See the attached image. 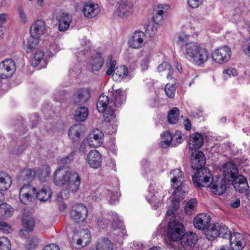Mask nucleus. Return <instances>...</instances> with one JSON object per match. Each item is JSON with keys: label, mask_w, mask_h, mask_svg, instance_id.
Here are the masks:
<instances>
[{"label": "nucleus", "mask_w": 250, "mask_h": 250, "mask_svg": "<svg viewBox=\"0 0 250 250\" xmlns=\"http://www.w3.org/2000/svg\"><path fill=\"white\" fill-rule=\"evenodd\" d=\"M54 184L58 186L66 185L65 189L69 192H75L79 188L81 177L79 174L68 167L62 166L56 170Z\"/></svg>", "instance_id": "f257e3e1"}, {"label": "nucleus", "mask_w": 250, "mask_h": 250, "mask_svg": "<svg viewBox=\"0 0 250 250\" xmlns=\"http://www.w3.org/2000/svg\"><path fill=\"white\" fill-rule=\"evenodd\" d=\"M185 229L183 225L178 221L172 220L168 224L166 243L168 248L177 249V244L184 234Z\"/></svg>", "instance_id": "f03ea898"}, {"label": "nucleus", "mask_w": 250, "mask_h": 250, "mask_svg": "<svg viewBox=\"0 0 250 250\" xmlns=\"http://www.w3.org/2000/svg\"><path fill=\"white\" fill-rule=\"evenodd\" d=\"M97 108L99 112H104L105 115V120L110 122L115 117V111L112 101L109 102L107 96L102 94L98 100Z\"/></svg>", "instance_id": "7ed1b4c3"}, {"label": "nucleus", "mask_w": 250, "mask_h": 250, "mask_svg": "<svg viewBox=\"0 0 250 250\" xmlns=\"http://www.w3.org/2000/svg\"><path fill=\"white\" fill-rule=\"evenodd\" d=\"M196 173L192 176L194 184L197 187H208L210 184V179L212 174L207 167L196 169Z\"/></svg>", "instance_id": "20e7f679"}, {"label": "nucleus", "mask_w": 250, "mask_h": 250, "mask_svg": "<svg viewBox=\"0 0 250 250\" xmlns=\"http://www.w3.org/2000/svg\"><path fill=\"white\" fill-rule=\"evenodd\" d=\"M198 236L192 232L184 233L177 244V250H194Z\"/></svg>", "instance_id": "39448f33"}, {"label": "nucleus", "mask_w": 250, "mask_h": 250, "mask_svg": "<svg viewBox=\"0 0 250 250\" xmlns=\"http://www.w3.org/2000/svg\"><path fill=\"white\" fill-rule=\"evenodd\" d=\"M53 18L58 21L60 31H66L72 21V16L62 10L56 11Z\"/></svg>", "instance_id": "423d86ee"}, {"label": "nucleus", "mask_w": 250, "mask_h": 250, "mask_svg": "<svg viewBox=\"0 0 250 250\" xmlns=\"http://www.w3.org/2000/svg\"><path fill=\"white\" fill-rule=\"evenodd\" d=\"M228 184L227 180L222 177H211L210 184L211 191L216 195H221L225 193Z\"/></svg>", "instance_id": "0eeeda50"}, {"label": "nucleus", "mask_w": 250, "mask_h": 250, "mask_svg": "<svg viewBox=\"0 0 250 250\" xmlns=\"http://www.w3.org/2000/svg\"><path fill=\"white\" fill-rule=\"evenodd\" d=\"M87 209L82 204H77L72 206L70 211L71 219L77 223L83 222L87 217Z\"/></svg>", "instance_id": "6e6552de"}, {"label": "nucleus", "mask_w": 250, "mask_h": 250, "mask_svg": "<svg viewBox=\"0 0 250 250\" xmlns=\"http://www.w3.org/2000/svg\"><path fill=\"white\" fill-rule=\"evenodd\" d=\"M70 241L73 245L76 244L78 248L84 247L91 242L90 232L87 230H84L80 233L76 232L73 234Z\"/></svg>", "instance_id": "1a4fd4ad"}, {"label": "nucleus", "mask_w": 250, "mask_h": 250, "mask_svg": "<svg viewBox=\"0 0 250 250\" xmlns=\"http://www.w3.org/2000/svg\"><path fill=\"white\" fill-rule=\"evenodd\" d=\"M16 69L15 62L11 59H5L0 63V77L2 79L10 78Z\"/></svg>", "instance_id": "9d476101"}, {"label": "nucleus", "mask_w": 250, "mask_h": 250, "mask_svg": "<svg viewBox=\"0 0 250 250\" xmlns=\"http://www.w3.org/2000/svg\"><path fill=\"white\" fill-rule=\"evenodd\" d=\"M36 191L35 187L29 185L23 186L20 190L19 199L21 202L24 205L28 204L32 201Z\"/></svg>", "instance_id": "9b49d317"}, {"label": "nucleus", "mask_w": 250, "mask_h": 250, "mask_svg": "<svg viewBox=\"0 0 250 250\" xmlns=\"http://www.w3.org/2000/svg\"><path fill=\"white\" fill-rule=\"evenodd\" d=\"M90 97V91L87 88L79 89L74 94L73 103L75 105L83 106Z\"/></svg>", "instance_id": "f8f14e48"}, {"label": "nucleus", "mask_w": 250, "mask_h": 250, "mask_svg": "<svg viewBox=\"0 0 250 250\" xmlns=\"http://www.w3.org/2000/svg\"><path fill=\"white\" fill-rule=\"evenodd\" d=\"M230 48L224 46L215 50L212 54V58L214 61L222 63L228 62L230 59Z\"/></svg>", "instance_id": "ddd939ff"}, {"label": "nucleus", "mask_w": 250, "mask_h": 250, "mask_svg": "<svg viewBox=\"0 0 250 250\" xmlns=\"http://www.w3.org/2000/svg\"><path fill=\"white\" fill-rule=\"evenodd\" d=\"M223 173L224 178L229 182L238 175V168L234 163L228 162L223 165Z\"/></svg>", "instance_id": "4468645a"}, {"label": "nucleus", "mask_w": 250, "mask_h": 250, "mask_svg": "<svg viewBox=\"0 0 250 250\" xmlns=\"http://www.w3.org/2000/svg\"><path fill=\"white\" fill-rule=\"evenodd\" d=\"M104 134L99 129H96L90 133L87 138V143L91 147H97L103 143Z\"/></svg>", "instance_id": "2eb2a0df"}, {"label": "nucleus", "mask_w": 250, "mask_h": 250, "mask_svg": "<svg viewBox=\"0 0 250 250\" xmlns=\"http://www.w3.org/2000/svg\"><path fill=\"white\" fill-rule=\"evenodd\" d=\"M191 167L193 169L204 168L206 158L204 154L201 151L195 150L192 152L191 158Z\"/></svg>", "instance_id": "dca6fc26"}, {"label": "nucleus", "mask_w": 250, "mask_h": 250, "mask_svg": "<svg viewBox=\"0 0 250 250\" xmlns=\"http://www.w3.org/2000/svg\"><path fill=\"white\" fill-rule=\"evenodd\" d=\"M211 218L207 213H201L194 218L193 225L199 230H206L210 223Z\"/></svg>", "instance_id": "f3484780"}, {"label": "nucleus", "mask_w": 250, "mask_h": 250, "mask_svg": "<svg viewBox=\"0 0 250 250\" xmlns=\"http://www.w3.org/2000/svg\"><path fill=\"white\" fill-rule=\"evenodd\" d=\"M86 162L91 167L98 168L102 164V155L97 150H92L87 156Z\"/></svg>", "instance_id": "a211bd4d"}, {"label": "nucleus", "mask_w": 250, "mask_h": 250, "mask_svg": "<svg viewBox=\"0 0 250 250\" xmlns=\"http://www.w3.org/2000/svg\"><path fill=\"white\" fill-rule=\"evenodd\" d=\"M230 245L233 250H242L246 245L244 235L238 232L233 233L229 239Z\"/></svg>", "instance_id": "6ab92c4d"}, {"label": "nucleus", "mask_w": 250, "mask_h": 250, "mask_svg": "<svg viewBox=\"0 0 250 250\" xmlns=\"http://www.w3.org/2000/svg\"><path fill=\"white\" fill-rule=\"evenodd\" d=\"M230 182L236 191L240 193L246 191L249 188L247 179L242 175H238Z\"/></svg>", "instance_id": "aec40b11"}, {"label": "nucleus", "mask_w": 250, "mask_h": 250, "mask_svg": "<svg viewBox=\"0 0 250 250\" xmlns=\"http://www.w3.org/2000/svg\"><path fill=\"white\" fill-rule=\"evenodd\" d=\"M145 35L143 32L140 31L135 32L129 41L130 46L135 49L142 47L145 45Z\"/></svg>", "instance_id": "412c9836"}, {"label": "nucleus", "mask_w": 250, "mask_h": 250, "mask_svg": "<svg viewBox=\"0 0 250 250\" xmlns=\"http://www.w3.org/2000/svg\"><path fill=\"white\" fill-rule=\"evenodd\" d=\"M208 52L204 48L201 47L197 54L191 59L196 65L203 67L208 58Z\"/></svg>", "instance_id": "4be33fe9"}, {"label": "nucleus", "mask_w": 250, "mask_h": 250, "mask_svg": "<svg viewBox=\"0 0 250 250\" xmlns=\"http://www.w3.org/2000/svg\"><path fill=\"white\" fill-rule=\"evenodd\" d=\"M133 5L128 1L121 0L119 2V7L117 9L118 16L124 18L127 17L133 13Z\"/></svg>", "instance_id": "5701e85b"}, {"label": "nucleus", "mask_w": 250, "mask_h": 250, "mask_svg": "<svg viewBox=\"0 0 250 250\" xmlns=\"http://www.w3.org/2000/svg\"><path fill=\"white\" fill-rule=\"evenodd\" d=\"M161 138L162 140L161 146L163 148H166L169 146L174 139H176L178 144L181 143L182 139V136L180 132H176L173 136H171L169 132H166L161 135Z\"/></svg>", "instance_id": "b1692460"}, {"label": "nucleus", "mask_w": 250, "mask_h": 250, "mask_svg": "<svg viewBox=\"0 0 250 250\" xmlns=\"http://www.w3.org/2000/svg\"><path fill=\"white\" fill-rule=\"evenodd\" d=\"M204 144V139L200 133H195L192 134L189 140V147L191 150L199 149Z\"/></svg>", "instance_id": "393cba45"}, {"label": "nucleus", "mask_w": 250, "mask_h": 250, "mask_svg": "<svg viewBox=\"0 0 250 250\" xmlns=\"http://www.w3.org/2000/svg\"><path fill=\"white\" fill-rule=\"evenodd\" d=\"M45 23L42 20H38L34 22L30 27L31 36L35 38H39L44 33Z\"/></svg>", "instance_id": "a878e982"}, {"label": "nucleus", "mask_w": 250, "mask_h": 250, "mask_svg": "<svg viewBox=\"0 0 250 250\" xmlns=\"http://www.w3.org/2000/svg\"><path fill=\"white\" fill-rule=\"evenodd\" d=\"M83 11L85 17L92 18L99 14L100 9L98 4L91 3L85 4Z\"/></svg>", "instance_id": "bb28decb"}, {"label": "nucleus", "mask_w": 250, "mask_h": 250, "mask_svg": "<svg viewBox=\"0 0 250 250\" xmlns=\"http://www.w3.org/2000/svg\"><path fill=\"white\" fill-rule=\"evenodd\" d=\"M110 217L111 220V226L112 228L115 230L119 229L121 231L122 236L125 235L126 231L123 228V222L121 220L118 216L117 213L115 212H111L108 215Z\"/></svg>", "instance_id": "cd10ccee"}, {"label": "nucleus", "mask_w": 250, "mask_h": 250, "mask_svg": "<svg viewBox=\"0 0 250 250\" xmlns=\"http://www.w3.org/2000/svg\"><path fill=\"white\" fill-rule=\"evenodd\" d=\"M221 227L220 223L209 225L205 231V234L208 240H213L219 236L218 230Z\"/></svg>", "instance_id": "c85d7f7f"}, {"label": "nucleus", "mask_w": 250, "mask_h": 250, "mask_svg": "<svg viewBox=\"0 0 250 250\" xmlns=\"http://www.w3.org/2000/svg\"><path fill=\"white\" fill-rule=\"evenodd\" d=\"M113 248V244L109 239L102 237L97 240L95 248H91L89 250H112Z\"/></svg>", "instance_id": "c756f323"}, {"label": "nucleus", "mask_w": 250, "mask_h": 250, "mask_svg": "<svg viewBox=\"0 0 250 250\" xmlns=\"http://www.w3.org/2000/svg\"><path fill=\"white\" fill-rule=\"evenodd\" d=\"M35 175V171L31 169H24L21 170L17 177L20 182L31 181Z\"/></svg>", "instance_id": "7c9ffc66"}, {"label": "nucleus", "mask_w": 250, "mask_h": 250, "mask_svg": "<svg viewBox=\"0 0 250 250\" xmlns=\"http://www.w3.org/2000/svg\"><path fill=\"white\" fill-rule=\"evenodd\" d=\"M12 184L11 177L8 173L0 171V190H7Z\"/></svg>", "instance_id": "2f4dec72"}, {"label": "nucleus", "mask_w": 250, "mask_h": 250, "mask_svg": "<svg viewBox=\"0 0 250 250\" xmlns=\"http://www.w3.org/2000/svg\"><path fill=\"white\" fill-rule=\"evenodd\" d=\"M172 188H175V190L173 192V196L174 199H177L179 200L184 199L186 194L188 193V188L183 183H181V184L175 185L174 187Z\"/></svg>", "instance_id": "473e14b6"}, {"label": "nucleus", "mask_w": 250, "mask_h": 250, "mask_svg": "<svg viewBox=\"0 0 250 250\" xmlns=\"http://www.w3.org/2000/svg\"><path fill=\"white\" fill-rule=\"evenodd\" d=\"M128 72V69L125 66H117L113 74V79L115 81L120 82L127 76Z\"/></svg>", "instance_id": "72a5a7b5"}, {"label": "nucleus", "mask_w": 250, "mask_h": 250, "mask_svg": "<svg viewBox=\"0 0 250 250\" xmlns=\"http://www.w3.org/2000/svg\"><path fill=\"white\" fill-rule=\"evenodd\" d=\"M89 111L85 106H80L75 110L74 118L78 122L85 121L88 116Z\"/></svg>", "instance_id": "f704fd0d"}, {"label": "nucleus", "mask_w": 250, "mask_h": 250, "mask_svg": "<svg viewBox=\"0 0 250 250\" xmlns=\"http://www.w3.org/2000/svg\"><path fill=\"white\" fill-rule=\"evenodd\" d=\"M113 96L114 99L112 102L114 109L116 107H119L122 104H124L126 100V97L124 92L120 90L115 91L113 93Z\"/></svg>", "instance_id": "c9c22d12"}, {"label": "nucleus", "mask_w": 250, "mask_h": 250, "mask_svg": "<svg viewBox=\"0 0 250 250\" xmlns=\"http://www.w3.org/2000/svg\"><path fill=\"white\" fill-rule=\"evenodd\" d=\"M22 223L24 228L28 231H32L35 227V219L31 216L24 213L22 215Z\"/></svg>", "instance_id": "e433bc0d"}, {"label": "nucleus", "mask_w": 250, "mask_h": 250, "mask_svg": "<svg viewBox=\"0 0 250 250\" xmlns=\"http://www.w3.org/2000/svg\"><path fill=\"white\" fill-rule=\"evenodd\" d=\"M201 47V46L196 42H189L186 45V54L191 59Z\"/></svg>", "instance_id": "4c0bfd02"}, {"label": "nucleus", "mask_w": 250, "mask_h": 250, "mask_svg": "<svg viewBox=\"0 0 250 250\" xmlns=\"http://www.w3.org/2000/svg\"><path fill=\"white\" fill-rule=\"evenodd\" d=\"M14 209L9 205L6 203H2L0 205V218L6 219L12 216Z\"/></svg>", "instance_id": "58836bf2"}, {"label": "nucleus", "mask_w": 250, "mask_h": 250, "mask_svg": "<svg viewBox=\"0 0 250 250\" xmlns=\"http://www.w3.org/2000/svg\"><path fill=\"white\" fill-rule=\"evenodd\" d=\"M170 175L172 187H174L175 185H178V184L183 183L181 179L182 178L183 173L180 169H175L172 170L170 172Z\"/></svg>", "instance_id": "ea45409f"}, {"label": "nucleus", "mask_w": 250, "mask_h": 250, "mask_svg": "<svg viewBox=\"0 0 250 250\" xmlns=\"http://www.w3.org/2000/svg\"><path fill=\"white\" fill-rule=\"evenodd\" d=\"M38 39V38L31 36L28 38L26 39V41H24L23 48L26 52L32 51L37 46L39 42Z\"/></svg>", "instance_id": "a19ab883"}, {"label": "nucleus", "mask_w": 250, "mask_h": 250, "mask_svg": "<svg viewBox=\"0 0 250 250\" xmlns=\"http://www.w3.org/2000/svg\"><path fill=\"white\" fill-rule=\"evenodd\" d=\"M51 195L50 189L48 188H43L36 193V197L41 201L44 202L48 200Z\"/></svg>", "instance_id": "79ce46f5"}, {"label": "nucleus", "mask_w": 250, "mask_h": 250, "mask_svg": "<svg viewBox=\"0 0 250 250\" xmlns=\"http://www.w3.org/2000/svg\"><path fill=\"white\" fill-rule=\"evenodd\" d=\"M102 197H105L111 204H114L118 200V193H113L108 189H104L101 193Z\"/></svg>", "instance_id": "37998d69"}, {"label": "nucleus", "mask_w": 250, "mask_h": 250, "mask_svg": "<svg viewBox=\"0 0 250 250\" xmlns=\"http://www.w3.org/2000/svg\"><path fill=\"white\" fill-rule=\"evenodd\" d=\"M179 118V109L177 107H173L168 112L167 120L171 124H175L178 122Z\"/></svg>", "instance_id": "c03bdc74"}, {"label": "nucleus", "mask_w": 250, "mask_h": 250, "mask_svg": "<svg viewBox=\"0 0 250 250\" xmlns=\"http://www.w3.org/2000/svg\"><path fill=\"white\" fill-rule=\"evenodd\" d=\"M80 132L81 129L80 127L77 125H74L71 126L68 130V136L72 141L76 142L79 140L81 135Z\"/></svg>", "instance_id": "a18cd8bd"}, {"label": "nucleus", "mask_w": 250, "mask_h": 250, "mask_svg": "<svg viewBox=\"0 0 250 250\" xmlns=\"http://www.w3.org/2000/svg\"><path fill=\"white\" fill-rule=\"evenodd\" d=\"M197 205V201L196 198L190 199L185 207V211L187 214H191L194 212Z\"/></svg>", "instance_id": "49530a36"}, {"label": "nucleus", "mask_w": 250, "mask_h": 250, "mask_svg": "<svg viewBox=\"0 0 250 250\" xmlns=\"http://www.w3.org/2000/svg\"><path fill=\"white\" fill-rule=\"evenodd\" d=\"M158 71L159 72L166 71L167 72V77L169 78L173 74V70L171 65L167 62H164L159 65Z\"/></svg>", "instance_id": "de8ad7c7"}, {"label": "nucleus", "mask_w": 250, "mask_h": 250, "mask_svg": "<svg viewBox=\"0 0 250 250\" xmlns=\"http://www.w3.org/2000/svg\"><path fill=\"white\" fill-rule=\"evenodd\" d=\"M104 59L100 54H97L92 60V69L93 71H97L100 69L103 65Z\"/></svg>", "instance_id": "09e8293b"}, {"label": "nucleus", "mask_w": 250, "mask_h": 250, "mask_svg": "<svg viewBox=\"0 0 250 250\" xmlns=\"http://www.w3.org/2000/svg\"><path fill=\"white\" fill-rule=\"evenodd\" d=\"M160 195L157 192L151 195L150 198L147 196L146 200L155 209H157L159 205L161 203Z\"/></svg>", "instance_id": "8fccbe9b"}, {"label": "nucleus", "mask_w": 250, "mask_h": 250, "mask_svg": "<svg viewBox=\"0 0 250 250\" xmlns=\"http://www.w3.org/2000/svg\"><path fill=\"white\" fill-rule=\"evenodd\" d=\"M221 227L218 230V233H219V236L224 239H229L232 236L230 231L229 229L225 225L220 224Z\"/></svg>", "instance_id": "3c124183"}, {"label": "nucleus", "mask_w": 250, "mask_h": 250, "mask_svg": "<svg viewBox=\"0 0 250 250\" xmlns=\"http://www.w3.org/2000/svg\"><path fill=\"white\" fill-rule=\"evenodd\" d=\"M221 227L218 230V233H219V236L224 239H229L232 236L230 231L229 229L225 225L220 224Z\"/></svg>", "instance_id": "603ef678"}, {"label": "nucleus", "mask_w": 250, "mask_h": 250, "mask_svg": "<svg viewBox=\"0 0 250 250\" xmlns=\"http://www.w3.org/2000/svg\"><path fill=\"white\" fill-rule=\"evenodd\" d=\"M181 200H179L177 199H175L173 197V200H172V203L169 206L168 209L167 211V216H171L174 214V212L177 211L179 208V202Z\"/></svg>", "instance_id": "864d4df0"}, {"label": "nucleus", "mask_w": 250, "mask_h": 250, "mask_svg": "<svg viewBox=\"0 0 250 250\" xmlns=\"http://www.w3.org/2000/svg\"><path fill=\"white\" fill-rule=\"evenodd\" d=\"M116 61L112 60V57L110 55L108 56L107 57V62H106V64L108 67L106 72V74L107 75H112L115 71V67L116 65Z\"/></svg>", "instance_id": "5fc2aeb1"}, {"label": "nucleus", "mask_w": 250, "mask_h": 250, "mask_svg": "<svg viewBox=\"0 0 250 250\" xmlns=\"http://www.w3.org/2000/svg\"><path fill=\"white\" fill-rule=\"evenodd\" d=\"M44 56V52L42 50L36 52L31 60V65L33 67L37 66Z\"/></svg>", "instance_id": "6e6d98bb"}, {"label": "nucleus", "mask_w": 250, "mask_h": 250, "mask_svg": "<svg viewBox=\"0 0 250 250\" xmlns=\"http://www.w3.org/2000/svg\"><path fill=\"white\" fill-rule=\"evenodd\" d=\"M11 243L7 237H0V250H10Z\"/></svg>", "instance_id": "4d7b16f0"}, {"label": "nucleus", "mask_w": 250, "mask_h": 250, "mask_svg": "<svg viewBox=\"0 0 250 250\" xmlns=\"http://www.w3.org/2000/svg\"><path fill=\"white\" fill-rule=\"evenodd\" d=\"M153 14V20L154 22L156 24L161 23L163 19V10H155Z\"/></svg>", "instance_id": "13d9d810"}, {"label": "nucleus", "mask_w": 250, "mask_h": 250, "mask_svg": "<svg viewBox=\"0 0 250 250\" xmlns=\"http://www.w3.org/2000/svg\"><path fill=\"white\" fill-rule=\"evenodd\" d=\"M175 90L176 87L175 85L173 84H167L165 88L167 95L170 98H172L174 97Z\"/></svg>", "instance_id": "bf43d9fd"}, {"label": "nucleus", "mask_w": 250, "mask_h": 250, "mask_svg": "<svg viewBox=\"0 0 250 250\" xmlns=\"http://www.w3.org/2000/svg\"><path fill=\"white\" fill-rule=\"evenodd\" d=\"M39 239L36 236H33L29 240L27 244V248L29 250H31L35 248L39 242Z\"/></svg>", "instance_id": "052dcab7"}, {"label": "nucleus", "mask_w": 250, "mask_h": 250, "mask_svg": "<svg viewBox=\"0 0 250 250\" xmlns=\"http://www.w3.org/2000/svg\"><path fill=\"white\" fill-rule=\"evenodd\" d=\"M223 73L224 79H227L229 77L235 76L238 75L237 71L235 68L231 67L225 69Z\"/></svg>", "instance_id": "680f3d73"}, {"label": "nucleus", "mask_w": 250, "mask_h": 250, "mask_svg": "<svg viewBox=\"0 0 250 250\" xmlns=\"http://www.w3.org/2000/svg\"><path fill=\"white\" fill-rule=\"evenodd\" d=\"M75 155V152H72L70 153H69L67 156L66 157L62 158L61 162L63 164H70L74 159Z\"/></svg>", "instance_id": "e2e57ef3"}, {"label": "nucleus", "mask_w": 250, "mask_h": 250, "mask_svg": "<svg viewBox=\"0 0 250 250\" xmlns=\"http://www.w3.org/2000/svg\"><path fill=\"white\" fill-rule=\"evenodd\" d=\"M65 92L60 91L54 94V99L56 102H62L65 98Z\"/></svg>", "instance_id": "0e129e2a"}, {"label": "nucleus", "mask_w": 250, "mask_h": 250, "mask_svg": "<svg viewBox=\"0 0 250 250\" xmlns=\"http://www.w3.org/2000/svg\"><path fill=\"white\" fill-rule=\"evenodd\" d=\"M0 230H1L4 233H8L11 231V227L8 224L1 221L0 222Z\"/></svg>", "instance_id": "69168bd1"}, {"label": "nucleus", "mask_w": 250, "mask_h": 250, "mask_svg": "<svg viewBox=\"0 0 250 250\" xmlns=\"http://www.w3.org/2000/svg\"><path fill=\"white\" fill-rule=\"evenodd\" d=\"M203 0H188V4L192 8L198 7L203 2Z\"/></svg>", "instance_id": "338daca9"}, {"label": "nucleus", "mask_w": 250, "mask_h": 250, "mask_svg": "<svg viewBox=\"0 0 250 250\" xmlns=\"http://www.w3.org/2000/svg\"><path fill=\"white\" fill-rule=\"evenodd\" d=\"M108 221L104 217H102L97 221V225L101 229H104L107 227Z\"/></svg>", "instance_id": "774afa93"}]
</instances>
